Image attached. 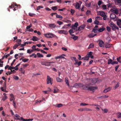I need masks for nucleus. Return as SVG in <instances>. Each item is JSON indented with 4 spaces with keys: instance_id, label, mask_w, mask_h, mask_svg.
Returning <instances> with one entry per match:
<instances>
[{
    "instance_id": "obj_23",
    "label": "nucleus",
    "mask_w": 121,
    "mask_h": 121,
    "mask_svg": "<svg viewBox=\"0 0 121 121\" xmlns=\"http://www.w3.org/2000/svg\"><path fill=\"white\" fill-rule=\"evenodd\" d=\"M105 29V28L102 27L98 30V31L99 32H101L104 30Z\"/></svg>"
},
{
    "instance_id": "obj_33",
    "label": "nucleus",
    "mask_w": 121,
    "mask_h": 121,
    "mask_svg": "<svg viewBox=\"0 0 121 121\" xmlns=\"http://www.w3.org/2000/svg\"><path fill=\"white\" fill-rule=\"evenodd\" d=\"M117 117L118 118H121V113L120 112L117 113Z\"/></svg>"
},
{
    "instance_id": "obj_51",
    "label": "nucleus",
    "mask_w": 121,
    "mask_h": 121,
    "mask_svg": "<svg viewBox=\"0 0 121 121\" xmlns=\"http://www.w3.org/2000/svg\"><path fill=\"white\" fill-rule=\"evenodd\" d=\"M57 23L59 24V25H60L63 23L62 22L60 21H57Z\"/></svg>"
},
{
    "instance_id": "obj_1",
    "label": "nucleus",
    "mask_w": 121,
    "mask_h": 121,
    "mask_svg": "<svg viewBox=\"0 0 121 121\" xmlns=\"http://www.w3.org/2000/svg\"><path fill=\"white\" fill-rule=\"evenodd\" d=\"M90 84H89L85 85L83 86V89L84 90L88 91H92L96 89L97 87L96 86H90Z\"/></svg>"
},
{
    "instance_id": "obj_2",
    "label": "nucleus",
    "mask_w": 121,
    "mask_h": 121,
    "mask_svg": "<svg viewBox=\"0 0 121 121\" xmlns=\"http://www.w3.org/2000/svg\"><path fill=\"white\" fill-rule=\"evenodd\" d=\"M109 25L110 27L111 28L112 30L113 31L115 30L116 29H119L118 27L112 22L110 23Z\"/></svg>"
},
{
    "instance_id": "obj_5",
    "label": "nucleus",
    "mask_w": 121,
    "mask_h": 121,
    "mask_svg": "<svg viewBox=\"0 0 121 121\" xmlns=\"http://www.w3.org/2000/svg\"><path fill=\"white\" fill-rule=\"evenodd\" d=\"M52 79L49 76H47V83L48 84L50 83L52 85Z\"/></svg>"
},
{
    "instance_id": "obj_13",
    "label": "nucleus",
    "mask_w": 121,
    "mask_h": 121,
    "mask_svg": "<svg viewBox=\"0 0 121 121\" xmlns=\"http://www.w3.org/2000/svg\"><path fill=\"white\" fill-rule=\"evenodd\" d=\"M112 45L111 44H109L108 43H105V47L106 48H109L111 47H112Z\"/></svg>"
},
{
    "instance_id": "obj_45",
    "label": "nucleus",
    "mask_w": 121,
    "mask_h": 121,
    "mask_svg": "<svg viewBox=\"0 0 121 121\" xmlns=\"http://www.w3.org/2000/svg\"><path fill=\"white\" fill-rule=\"evenodd\" d=\"M114 1L117 2L118 4H121V0H114Z\"/></svg>"
},
{
    "instance_id": "obj_40",
    "label": "nucleus",
    "mask_w": 121,
    "mask_h": 121,
    "mask_svg": "<svg viewBox=\"0 0 121 121\" xmlns=\"http://www.w3.org/2000/svg\"><path fill=\"white\" fill-rule=\"evenodd\" d=\"M92 52H88L87 54V55H88V56L89 57L91 56L92 55Z\"/></svg>"
},
{
    "instance_id": "obj_22",
    "label": "nucleus",
    "mask_w": 121,
    "mask_h": 121,
    "mask_svg": "<svg viewBox=\"0 0 121 121\" xmlns=\"http://www.w3.org/2000/svg\"><path fill=\"white\" fill-rule=\"evenodd\" d=\"M65 81L66 83L67 84L68 86H69V81L68 79L67 78H65Z\"/></svg>"
},
{
    "instance_id": "obj_3",
    "label": "nucleus",
    "mask_w": 121,
    "mask_h": 121,
    "mask_svg": "<svg viewBox=\"0 0 121 121\" xmlns=\"http://www.w3.org/2000/svg\"><path fill=\"white\" fill-rule=\"evenodd\" d=\"M54 62H48L45 61H42L41 62V64L43 65H44L46 66H49L51 65V64L52 63H54Z\"/></svg>"
},
{
    "instance_id": "obj_19",
    "label": "nucleus",
    "mask_w": 121,
    "mask_h": 121,
    "mask_svg": "<svg viewBox=\"0 0 121 121\" xmlns=\"http://www.w3.org/2000/svg\"><path fill=\"white\" fill-rule=\"evenodd\" d=\"M30 39L34 41H37L38 40V38L35 36H33V38L31 39Z\"/></svg>"
},
{
    "instance_id": "obj_64",
    "label": "nucleus",
    "mask_w": 121,
    "mask_h": 121,
    "mask_svg": "<svg viewBox=\"0 0 121 121\" xmlns=\"http://www.w3.org/2000/svg\"><path fill=\"white\" fill-rule=\"evenodd\" d=\"M62 32H63V34H67L68 33V32L67 31H66L64 30H63Z\"/></svg>"
},
{
    "instance_id": "obj_44",
    "label": "nucleus",
    "mask_w": 121,
    "mask_h": 121,
    "mask_svg": "<svg viewBox=\"0 0 121 121\" xmlns=\"http://www.w3.org/2000/svg\"><path fill=\"white\" fill-rule=\"evenodd\" d=\"M28 60L29 59L26 58H25L24 59H22V61H23L24 62H27Z\"/></svg>"
},
{
    "instance_id": "obj_46",
    "label": "nucleus",
    "mask_w": 121,
    "mask_h": 121,
    "mask_svg": "<svg viewBox=\"0 0 121 121\" xmlns=\"http://www.w3.org/2000/svg\"><path fill=\"white\" fill-rule=\"evenodd\" d=\"M75 11L74 10L71 9L70 10V13L72 15H73Z\"/></svg>"
},
{
    "instance_id": "obj_15",
    "label": "nucleus",
    "mask_w": 121,
    "mask_h": 121,
    "mask_svg": "<svg viewBox=\"0 0 121 121\" xmlns=\"http://www.w3.org/2000/svg\"><path fill=\"white\" fill-rule=\"evenodd\" d=\"M97 35L96 34H94L93 33H91L88 36L90 38H92L94 37L95 36Z\"/></svg>"
},
{
    "instance_id": "obj_30",
    "label": "nucleus",
    "mask_w": 121,
    "mask_h": 121,
    "mask_svg": "<svg viewBox=\"0 0 121 121\" xmlns=\"http://www.w3.org/2000/svg\"><path fill=\"white\" fill-rule=\"evenodd\" d=\"M10 96L12 98V99H11V100H15V98L13 94L12 93L10 95Z\"/></svg>"
},
{
    "instance_id": "obj_9",
    "label": "nucleus",
    "mask_w": 121,
    "mask_h": 121,
    "mask_svg": "<svg viewBox=\"0 0 121 121\" xmlns=\"http://www.w3.org/2000/svg\"><path fill=\"white\" fill-rule=\"evenodd\" d=\"M104 42L102 40L99 41V45L100 47H102L104 45Z\"/></svg>"
},
{
    "instance_id": "obj_48",
    "label": "nucleus",
    "mask_w": 121,
    "mask_h": 121,
    "mask_svg": "<svg viewBox=\"0 0 121 121\" xmlns=\"http://www.w3.org/2000/svg\"><path fill=\"white\" fill-rule=\"evenodd\" d=\"M32 24L31 23L29 25L27 26L26 27V29H29L32 26Z\"/></svg>"
},
{
    "instance_id": "obj_20",
    "label": "nucleus",
    "mask_w": 121,
    "mask_h": 121,
    "mask_svg": "<svg viewBox=\"0 0 121 121\" xmlns=\"http://www.w3.org/2000/svg\"><path fill=\"white\" fill-rule=\"evenodd\" d=\"M75 8L77 9H79L80 7V5L79 4L78 2H77L75 6Z\"/></svg>"
},
{
    "instance_id": "obj_31",
    "label": "nucleus",
    "mask_w": 121,
    "mask_h": 121,
    "mask_svg": "<svg viewBox=\"0 0 121 121\" xmlns=\"http://www.w3.org/2000/svg\"><path fill=\"white\" fill-rule=\"evenodd\" d=\"M0 89L1 90V91L3 92H8V91L6 90V89H3V87H1L0 88Z\"/></svg>"
},
{
    "instance_id": "obj_12",
    "label": "nucleus",
    "mask_w": 121,
    "mask_h": 121,
    "mask_svg": "<svg viewBox=\"0 0 121 121\" xmlns=\"http://www.w3.org/2000/svg\"><path fill=\"white\" fill-rule=\"evenodd\" d=\"M21 120L23 121H32L33 120V119H24L22 117H21Z\"/></svg>"
},
{
    "instance_id": "obj_18",
    "label": "nucleus",
    "mask_w": 121,
    "mask_h": 121,
    "mask_svg": "<svg viewBox=\"0 0 121 121\" xmlns=\"http://www.w3.org/2000/svg\"><path fill=\"white\" fill-rule=\"evenodd\" d=\"M54 93H57L58 92L59 89L57 87H54Z\"/></svg>"
},
{
    "instance_id": "obj_59",
    "label": "nucleus",
    "mask_w": 121,
    "mask_h": 121,
    "mask_svg": "<svg viewBox=\"0 0 121 121\" xmlns=\"http://www.w3.org/2000/svg\"><path fill=\"white\" fill-rule=\"evenodd\" d=\"M19 46V45H17V44H16L13 47V48L15 49H16V48H17Z\"/></svg>"
},
{
    "instance_id": "obj_26",
    "label": "nucleus",
    "mask_w": 121,
    "mask_h": 121,
    "mask_svg": "<svg viewBox=\"0 0 121 121\" xmlns=\"http://www.w3.org/2000/svg\"><path fill=\"white\" fill-rule=\"evenodd\" d=\"M69 32L71 35L72 36L74 35L72 34V33H74V32L73 31V30L70 29L69 30Z\"/></svg>"
},
{
    "instance_id": "obj_58",
    "label": "nucleus",
    "mask_w": 121,
    "mask_h": 121,
    "mask_svg": "<svg viewBox=\"0 0 121 121\" xmlns=\"http://www.w3.org/2000/svg\"><path fill=\"white\" fill-rule=\"evenodd\" d=\"M103 3L100 0H99V1L98 3V5L99 6H100V4H102Z\"/></svg>"
},
{
    "instance_id": "obj_16",
    "label": "nucleus",
    "mask_w": 121,
    "mask_h": 121,
    "mask_svg": "<svg viewBox=\"0 0 121 121\" xmlns=\"http://www.w3.org/2000/svg\"><path fill=\"white\" fill-rule=\"evenodd\" d=\"M48 26L51 28H54L56 26L55 24H48Z\"/></svg>"
},
{
    "instance_id": "obj_62",
    "label": "nucleus",
    "mask_w": 121,
    "mask_h": 121,
    "mask_svg": "<svg viewBox=\"0 0 121 121\" xmlns=\"http://www.w3.org/2000/svg\"><path fill=\"white\" fill-rule=\"evenodd\" d=\"M78 22H76L75 23V24L74 25V26H75V27L77 28V27L78 26Z\"/></svg>"
},
{
    "instance_id": "obj_6",
    "label": "nucleus",
    "mask_w": 121,
    "mask_h": 121,
    "mask_svg": "<svg viewBox=\"0 0 121 121\" xmlns=\"http://www.w3.org/2000/svg\"><path fill=\"white\" fill-rule=\"evenodd\" d=\"M18 6H19V5H17L16 4H12L11 6H9V7L11 8H13V10L14 11H15L17 9Z\"/></svg>"
},
{
    "instance_id": "obj_34",
    "label": "nucleus",
    "mask_w": 121,
    "mask_h": 121,
    "mask_svg": "<svg viewBox=\"0 0 121 121\" xmlns=\"http://www.w3.org/2000/svg\"><path fill=\"white\" fill-rule=\"evenodd\" d=\"M91 3L90 2L88 4L85 3V6L87 7H90L91 6Z\"/></svg>"
},
{
    "instance_id": "obj_39",
    "label": "nucleus",
    "mask_w": 121,
    "mask_h": 121,
    "mask_svg": "<svg viewBox=\"0 0 121 121\" xmlns=\"http://www.w3.org/2000/svg\"><path fill=\"white\" fill-rule=\"evenodd\" d=\"M99 21L97 20H95L94 22V23L96 25L99 24Z\"/></svg>"
},
{
    "instance_id": "obj_54",
    "label": "nucleus",
    "mask_w": 121,
    "mask_h": 121,
    "mask_svg": "<svg viewBox=\"0 0 121 121\" xmlns=\"http://www.w3.org/2000/svg\"><path fill=\"white\" fill-rule=\"evenodd\" d=\"M102 8L104 9H107L106 5H103L102 6Z\"/></svg>"
},
{
    "instance_id": "obj_42",
    "label": "nucleus",
    "mask_w": 121,
    "mask_h": 121,
    "mask_svg": "<svg viewBox=\"0 0 121 121\" xmlns=\"http://www.w3.org/2000/svg\"><path fill=\"white\" fill-rule=\"evenodd\" d=\"M15 67H12L11 66H10L8 68V70H11L12 69H15Z\"/></svg>"
},
{
    "instance_id": "obj_63",
    "label": "nucleus",
    "mask_w": 121,
    "mask_h": 121,
    "mask_svg": "<svg viewBox=\"0 0 121 121\" xmlns=\"http://www.w3.org/2000/svg\"><path fill=\"white\" fill-rule=\"evenodd\" d=\"M93 30L94 32L95 33H96L97 32V30H98V29H93Z\"/></svg>"
},
{
    "instance_id": "obj_4",
    "label": "nucleus",
    "mask_w": 121,
    "mask_h": 121,
    "mask_svg": "<svg viewBox=\"0 0 121 121\" xmlns=\"http://www.w3.org/2000/svg\"><path fill=\"white\" fill-rule=\"evenodd\" d=\"M44 36L48 38H52L54 37L55 35H53L52 34L50 33H48L44 34Z\"/></svg>"
},
{
    "instance_id": "obj_41",
    "label": "nucleus",
    "mask_w": 121,
    "mask_h": 121,
    "mask_svg": "<svg viewBox=\"0 0 121 121\" xmlns=\"http://www.w3.org/2000/svg\"><path fill=\"white\" fill-rule=\"evenodd\" d=\"M78 87H83V86L85 85H83V84L81 83H78Z\"/></svg>"
},
{
    "instance_id": "obj_8",
    "label": "nucleus",
    "mask_w": 121,
    "mask_h": 121,
    "mask_svg": "<svg viewBox=\"0 0 121 121\" xmlns=\"http://www.w3.org/2000/svg\"><path fill=\"white\" fill-rule=\"evenodd\" d=\"M117 25L119 26V27L121 28V19H118L117 20Z\"/></svg>"
},
{
    "instance_id": "obj_21",
    "label": "nucleus",
    "mask_w": 121,
    "mask_h": 121,
    "mask_svg": "<svg viewBox=\"0 0 121 121\" xmlns=\"http://www.w3.org/2000/svg\"><path fill=\"white\" fill-rule=\"evenodd\" d=\"M108 3V4L107 5L108 8H111L112 6V4H111L109 2V0H106Z\"/></svg>"
},
{
    "instance_id": "obj_36",
    "label": "nucleus",
    "mask_w": 121,
    "mask_h": 121,
    "mask_svg": "<svg viewBox=\"0 0 121 121\" xmlns=\"http://www.w3.org/2000/svg\"><path fill=\"white\" fill-rule=\"evenodd\" d=\"M53 10L55 11L57 10V6H54L52 7L51 8Z\"/></svg>"
},
{
    "instance_id": "obj_32",
    "label": "nucleus",
    "mask_w": 121,
    "mask_h": 121,
    "mask_svg": "<svg viewBox=\"0 0 121 121\" xmlns=\"http://www.w3.org/2000/svg\"><path fill=\"white\" fill-rule=\"evenodd\" d=\"M60 58H64L65 59H66L63 56H65L66 55L65 54H62L61 55H60Z\"/></svg>"
},
{
    "instance_id": "obj_37",
    "label": "nucleus",
    "mask_w": 121,
    "mask_h": 121,
    "mask_svg": "<svg viewBox=\"0 0 121 121\" xmlns=\"http://www.w3.org/2000/svg\"><path fill=\"white\" fill-rule=\"evenodd\" d=\"M119 86V82H118L117 84L115 85L114 87L115 89H116Z\"/></svg>"
},
{
    "instance_id": "obj_11",
    "label": "nucleus",
    "mask_w": 121,
    "mask_h": 121,
    "mask_svg": "<svg viewBox=\"0 0 121 121\" xmlns=\"http://www.w3.org/2000/svg\"><path fill=\"white\" fill-rule=\"evenodd\" d=\"M116 15L114 13L111 14L110 16V19H114L116 17Z\"/></svg>"
},
{
    "instance_id": "obj_17",
    "label": "nucleus",
    "mask_w": 121,
    "mask_h": 121,
    "mask_svg": "<svg viewBox=\"0 0 121 121\" xmlns=\"http://www.w3.org/2000/svg\"><path fill=\"white\" fill-rule=\"evenodd\" d=\"M111 89V87H109L108 88L105 89L104 90V93H106L108 91H110Z\"/></svg>"
},
{
    "instance_id": "obj_35",
    "label": "nucleus",
    "mask_w": 121,
    "mask_h": 121,
    "mask_svg": "<svg viewBox=\"0 0 121 121\" xmlns=\"http://www.w3.org/2000/svg\"><path fill=\"white\" fill-rule=\"evenodd\" d=\"M106 29L109 32H110L111 31V27L107 26L106 27Z\"/></svg>"
},
{
    "instance_id": "obj_10",
    "label": "nucleus",
    "mask_w": 121,
    "mask_h": 121,
    "mask_svg": "<svg viewBox=\"0 0 121 121\" xmlns=\"http://www.w3.org/2000/svg\"><path fill=\"white\" fill-rule=\"evenodd\" d=\"M85 25L84 24L83 25H82L80 27H79L78 29H76V31L77 30H79L80 31L81 30V29H84L85 27Z\"/></svg>"
},
{
    "instance_id": "obj_27",
    "label": "nucleus",
    "mask_w": 121,
    "mask_h": 121,
    "mask_svg": "<svg viewBox=\"0 0 121 121\" xmlns=\"http://www.w3.org/2000/svg\"><path fill=\"white\" fill-rule=\"evenodd\" d=\"M56 81L57 82H62V80L59 77L57 78H56Z\"/></svg>"
},
{
    "instance_id": "obj_7",
    "label": "nucleus",
    "mask_w": 121,
    "mask_h": 121,
    "mask_svg": "<svg viewBox=\"0 0 121 121\" xmlns=\"http://www.w3.org/2000/svg\"><path fill=\"white\" fill-rule=\"evenodd\" d=\"M110 11L116 14H117L119 13L118 9L117 8L111 9H110Z\"/></svg>"
},
{
    "instance_id": "obj_57",
    "label": "nucleus",
    "mask_w": 121,
    "mask_h": 121,
    "mask_svg": "<svg viewBox=\"0 0 121 121\" xmlns=\"http://www.w3.org/2000/svg\"><path fill=\"white\" fill-rule=\"evenodd\" d=\"M118 64V62L117 61H114L111 63V64L112 65H113L114 64Z\"/></svg>"
},
{
    "instance_id": "obj_50",
    "label": "nucleus",
    "mask_w": 121,
    "mask_h": 121,
    "mask_svg": "<svg viewBox=\"0 0 121 121\" xmlns=\"http://www.w3.org/2000/svg\"><path fill=\"white\" fill-rule=\"evenodd\" d=\"M108 64H111L112 62V60L111 59H110L108 60Z\"/></svg>"
},
{
    "instance_id": "obj_52",
    "label": "nucleus",
    "mask_w": 121,
    "mask_h": 121,
    "mask_svg": "<svg viewBox=\"0 0 121 121\" xmlns=\"http://www.w3.org/2000/svg\"><path fill=\"white\" fill-rule=\"evenodd\" d=\"M73 36H74V37H73L72 38L74 39L75 40H76L78 39V36H74V35Z\"/></svg>"
},
{
    "instance_id": "obj_38",
    "label": "nucleus",
    "mask_w": 121,
    "mask_h": 121,
    "mask_svg": "<svg viewBox=\"0 0 121 121\" xmlns=\"http://www.w3.org/2000/svg\"><path fill=\"white\" fill-rule=\"evenodd\" d=\"M102 19V18L101 17H97L95 18V20H99Z\"/></svg>"
},
{
    "instance_id": "obj_25",
    "label": "nucleus",
    "mask_w": 121,
    "mask_h": 121,
    "mask_svg": "<svg viewBox=\"0 0 121 121\" xmlns=\"http://www.w3.org/2000/svg\"><path fill=\"white\" fill-rule=\"evenodd\" d=\"M56 18H60V20L61 19L63 18V17L62 16H61V15H58V14H56Z\"/></svg>"
},
{
    "instance_id": "obj_55",
    "label": "nucleus",
    "mask_w": 121,
    "mask_h": 121,
    "mask_svg": "<svg viewBox=\"0 0 121 121\" xmlns=\"http://www.w3.org/2000/svg\"><path fill=\"white\" fill-rule=\"evenodd\" d=\"M73 87H74L75 88H77L79 87L78 86V83H76L74 85Z\"/></svg>"
},
{
    "instance_id": "obj_43",
    "label": "nucleus",
    "mask_w": 121,
    "mask_h": 121,
    "mask_svg": "<svg viewBox=\"0 0 121 121\" xmlns=\"http://www.w3.org/2000/svg\"><path fill=\"white\" fill-rule=\"evenodd\" d=\"M91 111L92 110L90 108H84V111Z\"/></svg>"
},
{
    "instance_id": "obj_49",
    "label": "nucleus",
    "mask_w": 121,
    "mask_h": 121,
    "mask_svg": "<svg viewBox=\"0 0 121 121\" xmlns=\"http://www.w3.org/2000/svg\"><path fill=\"white\" fill-rule=\"evenodd\" d=\"M43 8V7L42 6H39L37 7L36 9L37 10H39L40 8Z\"/></svg>"
},
{
    "instance_id": "obj_56",
    "label": "nucleus",
    "mask_w": 121,
    "mask_h": 121,
    "mask_svg": "<svg viewBox=\"0 0 121 121\" xmlns=\"http://www.w3.org/2000/svg\"><path fill=\"white\" fill-rule=\"evenodd\" d=\"M63 106V105L62 104H59L57 105V106H56V107H57L58 108L60 107Z\"/></svg>"
},
{
    "instance_id": "obj_28",
    "label": "nucleus",
    "mask_w": 121,
    "mask_h": 121,
    "mask_svg": "<svg viewBox=\"0 0 121 121\" xmlns=\"http://www.w3.org/2000/svg\"><path fill=\"white\" fill-rule=\"evenodd\" d=\"M37 56L38 57H43V56L42 55V54H41L40 53H37Z\"/></svg>"
},
{
    "instance_id": "obj_60",
    "label": "nucleus",
    "mask_w": 121,
    "mask_h": 121,
    "mask_svg": "<svg viewBox=\"0 0 121 121\" xmlns=\"http://www.w3.org/2000/svg\"><path fill=\"white\" fill-rule=\"evenodd\" d=\"M13 78L15 80H17L19 79L18 77L16 76H13Z\"/></svg>"
},
{
    "instance_id": "obj_53",
    "label": "nucleus",
    "mask_w": 121,
    "mask_h": 121,
    "mask_svg": "<svg viewBox=\"0 0 121 121\" xmlns=\"http://www.w3.org/2000/svg\"><path fill=\"white\" fill-rule=\"evenodd\" d=\"M92 19L91 18H90L87 20L88 22L91 23L92 22Z\"/></svg>"
},
{
    "instance_id": "obj_47",
    "label": "nucleus",
    "mask_w": 121,
    "mask_h": 121,
    "mask_svg": "<svg viewBox=\"0 0 121 121\" xmlns=\"http://www.w3.org/2000/svg\"><path fill=\"white\" fill-rule=\"evenodd\" d=\"M88 105V104H86L83 103H81L80 105V106H85L87 105Z\"/></svg>"
},
{
    "instance_id": "obj_14",
    "label": "nucleus",
    "mask_w": 121,
    "mask_h": 121,
    "mask_svg": "<svg viewBox=\"0 0 121 121\" xmlns=\"http://www.w3.org/2000/svg\"><path fill=\"white\" fill-rule=\"evenodd\" d=\"M99 15L101 16L102 17H103L105 15V13L104 12L102 11H100L99 12Z\"/></svg>"
},
{
    "instance_id": "obj_24",
    "label": "nucleus",
    "mask_w": 121,
    "mask_h": 121,
    "mask_svg": "<svg viewBox=\"0 0 121 121\" xmlns=\"http://www.w3.org/2000/svg\"><path fill=\"white\" fill-rule=\"evenodd\" d=\"M94 45L93 43H91L89 46L88 48L89 49L91 48H92L94 47Z\"/></svg>"
},
{
    "instance_id": "obj_29",
    "label": "nucleus",
    "mask_w": 121,
    "mask_h": 121,
    "mask_svg": "<svg viewBox=\"0 0 121 121\" xmlns=\"http://www.w3.org/2000/svg\"><path fill=\"white\" fill-rule=\"evenodd\" d=\"M82 59H83L84 60H88L89 59V57L88 56L83 57L82 58Z\"/></svg>"
},
{
    "instance_id": "obj_61",
    "label": "nucleus",
    "mask_w": 121,
    "mask_h": 121,
    "mask_svg": "<svg viewBox=\"0 0 121 121\" xmlns=\"http://www.w3.org/2000/svg\"><path fill=\"white\" fill-rule=\"evenodd\" d=\"M102 110L104 111V112L105 113H107L108 111V110L106 108L104 109V110L102 109Z\"/></svg>"
}]
</instances>
